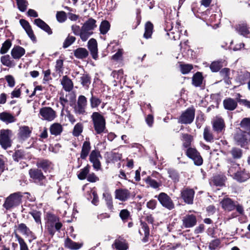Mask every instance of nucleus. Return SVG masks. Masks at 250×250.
<instances>
[{
  "label": "nucleus",
  "instance_id": "nucleus-3",
  "mask_svg": "<svg viewBox=\"0 0 250 250\" xmlns=\"http://www.w3.org/2000/svg\"><path fill=\"white\" fill-rule=\"evenodd\" d=\"M39 117L42 120L51 122L56 117V113L51 107H43L40 109Z\"/></svg>",
  "mask_w": 250,
  "mask_h": 250
},
{
  "label": "nucleus",
  "instance_id": "nucleus-50",
  "mask_svg": "<svg viewBox=\"0 0 250 250\" xmlns=\"http://www.w3.org/2000/svg\"><path fill=\"white\" fill-rule=\"evenodd\" d=\"M92 96L90 99V105L92 108H95L98 107L101 103V100L96 97L93 95L91 93Z\"/></svg>",
  "mask_w": 250,
  "mask_h": 250
},
{
  "label": "nucleus",
  "instance_id": "nucleus-36",
  "mask_svg": "<svg viewBox=\"0 0 250 250\" xmlns=\"http://www.w3.org/2000/svg\"><path fill=\"white\" fill-rule=\"evenodd\" d=\"M240 126L244 130L243 131L250 134V118H244L240 123Z\"/></svg>",
  "mask_w": 250,
  "mask_h": 250
},
{
  "label": "nucleus",
  "instance_id": "nucleus-14",
  "mask_svg": "<svg viewBox=\"0 0 250 250\" xmlns=\"http://www.w3.org/2000/svg\"><path fill=\"white\" fill-rule=\"evenodd\" d=\"M115 198L121 201H125L130 197V192L125 188L116 189L115 191Z\"/></svg>",
  "mask_w": 250,
  "mask_h": 250
},
{
  "label": "nucleus",
  "instance_id": "nucleus-12",
  "mask_svg": "<svg viewBox=\"0 0 250 250\" xmlns=\"http://www.w3.org/2000/svg\"><path fill=\"white\" fill-rule=\"evenodd\" d=\"M32 128L28 126L22 125L19 127L18 134V138L21 141H25L29 138L31 134Z\"/></svg>",
  "mask_w": 250,
  "mask_h": 250
},
{
  "label": "nucleus",
  "instance_id": "nucleus-17",
  "mask_svg": "<svg viewBox=\"0 0 250 250\" xmlns=\"http://www.w3.org/2000/svg\"><path fill=\"white\" fill-rule=\"evenodd\" d=\"M30 177L35 182H41L45 177L41 170L37 168H33L29 171Z\"/></svg>",
  "mask_w": 250,
  "mask_h": 250
},
{
  "label": "nucleus",
  "instance_id": "nucleus-40",
  "mask_svg": "<svg viewBox=\"0 0 250 250\" xmlns=\"http://www.w3.org/2000/svg\"><path fill=\"white\" fill-rule=\"evenodd\" d=\"M153 28V24L150 22L148 21L146 23L145 25V32L144 34V37L145 38L148 39L151 37Z\"/></svg>",
  "mask_w": 250,
  "mask_h": 250
},
{
  "label": "nucleus",
  "instance_id": "nucleus-33",
  "mask_svg": "<svg viewBox=\"0 0 250 250\" xmlns=\"http://www.w3.org/2000/svg\"><path fill=\"white\" fill-rule=\"evenodd\" d=\"M74 56L78 59H84L88 55V52L84 48H79L76 49L74 52Z\"/></svg>",
  "mask_w": 250,
  "mask_h": 250
},
{
  "label": "nucleus",
  "instance_id": "nucleus-56",
  "mask_svg": "<svg viewBox=\"0 0 250 250\" xmlns=\"http://www.w3.org/2000/svg\"><path fill=\"white\" fill-rule=\"evenodd\" d=\"M89 171V169L88 166H86L82 169H81L80 172L78 175L79 179H80V180L85 179Z\"/></svg>",
  "mask_w": 250,
  "mask_h": 250
},
{
  "label": "nucleus",
  "instance_id": "nucleus-42",
  "mask_svg": "<svg viewBox=\"0 0 250 250\" xmlns=\"http://www.w3.org/2000/svg\"><path fill=\"white\" fill-rule=\"evenodd\" d=\"M83 130V125L82 123H77L74 127L72 134L75 137H78L81 135Z\"/></svg>",
  "mask_w": 250,
  "mask_h": 250
},
{
  "label": "nucleus",
  "instance_id": "nucleus-35",
  "mask_svg": "<svg viewBox=\"0 0 250 250\" xmlns=\"http://www.w3.org/2000/svg\"><path fill=\"white\" fill-rule=\"evenodd\" d=\"M203 77L201 73L197 72L195 73L192 77V84L195 86H199L202 83Z\"/></svg>",
  "mask_w": 250,
  "mask_h": 250
},
{
  "label": "nucleus",
  "instance_id": "nucleus-22",
  "mask_svg": "<svg viewBox=\"0 0 250 250\" xmlns=\"http://www.w3.org/2000/svg\"><path fill=\"white\" fill-rule=\"evenodd\" d=\"M233 178L239 182H243L250 178V175L245 170L237 171Z\"/></svg>",
  "mask_w": 250,
  "mask_h": 250
},
{
  "label": "nucleus",
  "instance_id": "nucleus-10",
  "mask_svg": "<svg viewBox=\"0 0 250 250\" xmlns=\"http://www.w3.org/2000/svg\"><path fill=\"white\" fill-rule=\"evenodd\" d=\"M161 205L171 210L174 208V205L170 198L165 193H161L158 197Z\"/></svg>",
  "mask_w": 250,
  "mask_h": 250
},
{
  "label": "nucleus",
  "instance_id": "nucleus-23",
  "mask_svg": "<svg viewBox=\"0 0 250 250\" xmlns=\"http://www.w3.org/2000/svg\"><path fill=\"white\" fill-rule=\"evenodd\" d=\"M183 225L186 228H190L194 226L196 223V217L191 214L186 215L183 219Z\"/></svg>",
  "mask_w": 250,
  "mask_h": 250
},
{
  "label": "nucleus",
  "instance_id": "nucleus-25",
  "mask_svg": "<svg viewBox=\"0 0 250 250\" xmlns=\"http://www.w3.org/2000/svg\"><path fill=\"white\" fill-rule=\"evenodd\" d=\"M0 62L4 66L8 67H13L16 65V63L14 61L9 55L1 56L0 58Z\"/></svg>",
  "mask_w": 250,
  "mask_h": 250
},
{
  "label": "nucleus",
  "instance_id": "nucleus-29",
  "mask_svg": "<svg viewBox=\"0 0 250 250\" xmlns=\"http://www.w3.org/2000/svg\"><path fill=\"white\" fill-rule=\"evenodd\" d=\"M62 125L59 123H54L50 127V133L55 136L60 135L62 132Z\"/></svg>",
  "mask_w": 250,
  "mask_h": 250
},
{
  "label": "nucleus",
  "instance_id": "nucleus-5",
  "mask_svg": "<svg viewBox=\"0 0 250 250\" xmlns=\"http://www.w3.org/2000/svg\"><path fill=\"white\" fill-rule=\"evenodd\" d=\"M11 131L8 129H3L0 131V145L4 149L11 146Z\"/></svg>",
  "mask_w": 250,
  "mask_h": 250
},
{
  "label": "nucleus",
  "instance_id": "nucleus-7",
  "mask_svg": "<svg viewBox=\"0 0 250 250\" xmlns=\"http://www.w3.org/2000/svg\"><path fill=\"white\" fill-rule=\"evenodd\" d=\"M187 156L191 159L197 166H201L203 164V159L199 152L194 148L188 147L186 151Z\"/></svg>",
  "mask_w": 250,
  "mask_h": 250
},
{
  "label": "nucleus",
  "instance_id": "nucleus-52",
  "mask_svg": "<svg viewBox=\"0 0 250 250\" xmlns=\"http://www.w3.org/2000/svg\"><path fill=\"white\" fill-rule=\"evenodd\" d=\"M81 84L87 87L90 83V78L87 74H83L80 78Z\"/></svg>",
  "mask_w": 250,
  "mask_h": 250
},
{
  "label": "nucleus",
  "instance_id": "nucleus-62",
  "mask_svg": "<svg viewBox=\"0 0 250 250\" xmlns=\"http://www.w3.org/2000/svg\"><path fill=\"white\" fill-rule=\"evenodd\" d=\"M238 168L239 165L235 163L233 164L232 166H231L228 170L229 174L230 176L233 177L235 173H236L237 171H238Z\"/></svg>",
  "mask_w": 250,
  "mask_h": 250
},
{
  "label": "nucleus",
  "instance_id": "nucleus-32",
  "mask_svg": "<svg viewBox=\"0 0 250 250\" xmlns=\"http://www.w3.org/2000/svg\"><path fill=\"white\" fill-rule=\"evenodd\" d=\"M113 245L117 250H127L128 248V244L124 239H116Z\"/></svg>",
  "mask_w": 250,
  "mask_h": 250
},
{
  "label": "nucleus",
  "instance_id": "nucleus-55",
  "mask_svg": "<svg viewBox=\"0 0 250 250\" xmlns=\"http://www.w3.org/2000/svg\"><path fill=\"white\" fill-rule=\"evenodd\" d=\"M50 165L51 163L47 160H42L37 163L38 167L42 168L44 170H46Z\"/></svg>",
  "mask_w": 250,
  "mask_h": 250
},
{
  "label": "nucleus",
  "instance_id": "nucleus-61",
  "mask_svg": "<svg viewBox=\"0 0 250 250\" xmlns=\"http://www.w3.org/2000/svg\"><path fill=\"white\" fill-rule=\"evenodd\" d=\"M30 214L34 218L35 221H36V222L37 223H38V224L41 223V213L40 212L36 211V210H34L32 212H30Z\"/></svg>",
  "mask_w": 250,
  "mask_h": 250
},
{
  "label": "nucleus",
  "instance_id": "nucleus-57",
  "mask_svg": "<svg viewBox=\"0 0 250 250\" xmlns=\"http://www.w3.org/2000/svg\"><path fill=\"white\" fill-rule=\"evenodd\" d=\"M241 95L238 93L236 95V99L240 104H242L248 108H250V101H249L245 99H241L240 98Z\"/></svg>",
  "mask_w": 250,
  "mask_h": 250
},
{
  "label": "nucleus",
  "instance_id": "nucleus-16",
  "mask_svg": "<svg viewBox=\"0 0 250 250\" xmlns=\"http://www.w3.org/2000/svg\"><path fill=\"white\" fill-rule=\"evenodd\" d=\"M87 47L92 58L96 60L98 58V44L96 40L92 38L88 42Z\"/></svg>",
  "mask_w": 250,
  "mask_h": 250
},
{
  "label": "nucleus",
  "instance_id": "nucleus-31",
  "mask_svg": "<svg viewBox=\"0 0 250 250\" xmlns=\"http://www.w3.org/2000/svg\"><path fill=\"white\" fill-rule=\"evenodd\" d=\"M91 149L90 143L89 142H84L81 153V158L82 159H85L88 156Z\"/></svg>",
  "mask_w": 250,
  "mask_h": 250
},
{
  "label": "nucleus",
  "instance_id": "nucleus-59",
  "mask_svg": "<svg viewBox=\"0 0 250 250\" xmlns=\"http://www.w3.org/2000/svg\"><path fill=\"white\" fill-rule=\"evenodd\" d=\"M46 217L48 223H50L51 225H54L57 221H59V218L56 215L51 213H47Z\"/></svg>",
  "mask_w": 250,
  "mask_h": 250
},
{
  "label": "nucleus",
  "instance_id": "nucleus-30",
  "mask_svg": "<svg viewBox=\"0 0 250 250\" xmlns=\"http://www.w3.org/2000/svg\"><path fill=\"white\" fill-rule=\"evenodd\" d=\"M0 120L6 123H11L16 121L15 117L6 112L0 113Z\"/></svg>",
  "mask_w": 250,
  "mask_h": 250
},
{
  "label": "nucleus",
  "instance_id": "nucleus-49",
  "mask_svg": "<svg viewBox=\"0 0 250 250\" xmlns=\"http://www.w3.org/2000/svg\"><path fill=\"white\" fill-rule=\"evenodd\" d=\"M230 152L234 159H240L242 155L241 149L238 148H232Z\"/></svg>",
  "mask_w": 250,
  "mask_h": 250
},
{
  "label": "nucleus",
  "instance_id": "nucleus-1",
  "mask_svg": "<svg viewBox=\"0 0 250 250\" xmlns=\"http://www.w3.org/2000/svg\"><path fill=\"white\" fill-rule=\"evenodd\" d=\"M91 118L96 134H102L107 132L105 120L103 115L99 112H95L92 113Z\"/></svg>",
  "mask_w": 250,
  "mask_h": 250
},
{
  "label": "nucleus",
  "instance_id": "nucleus-51",
  "mask_svg": "<svg viewBox=\"0 0 250 250\" xmlns=\"http://www.w3.org/2000/svg\"><path fill=\"white\" fill-rule=\"evenodd\" d=\"M103 196L104 198V199L106 201V204L108 208L109 209H112L113 208V203H112V198L111 196L108 193H104Z\"/></svg>",
  "mask_w": 250,
  "mask_h": 250
},
{
  "label": "nucleus",
  "instance_id": "nucleus-38",
  "mask_svg": "<svg viewBox=\"0 0 250 250\" xmlns=\"http://www.w3.org/2000/svg\"><path fill=\"white\" fill-rule=\"evenodd\" d=\"M96 21L94 19L90 18L88 19L82 26L84 28H86L88 30L92 31L96 27Z\"/></svg>",
  "mask_w": 250,
  "mask_h": 250
},
{
  "label": "nucleus",
  "instance_id": "nucleus-63",
  "mask_svg": "<svg viewBox=\"0 0 250 250\" xmlns=\"http://www.w3.org/2000/svg\"><path fill=\"white\" fill-rule=\"evenodd\" d=\"M56 18L59 22H63L66 19V13L63 11L58 12Z\"/></svg>",
  "mask_w": 250,
  "mask_h": 250
},
{
  "label": "nucleus",
  "instance_id": "nucleus-19",
  "mask_svg": "<svg viewBox=\"0 0 250 250\" xmlns=\"http://www.w3.org/2000/svg\"><path fill=\"white\" fill-rule=\"evenodd\" d=\"M25 53V49L20 46H14L11 51V55L13 59L16 60H19Z\"/></svg>",
  "mask_w": 250,
  "mask_h": 250
},
{
  "label": "nucleus",
  "instance_id": "nucleus-34",
  "mask_svg": "<svg viewBox=\"0 0 250 250\" xmlns=\"http://www.w3.org/2000/svg\"><path fill=\"white\" fill-rule=\"evenodd\" d=\"M93 33V31H91L90 30H87L86 28H84L82 26L81 33L80 34V37L81 40L85 42L86 41L89 37L92 35Z\"/></svg>",
  "mask_w": 250,
  "mask_h": 250
},
{
  "label": "nucleus",
  "instance_id": "nucleus-53",
  "mask_svg": "<svg viewBox=\"0 0 250 250\" xmlns=\"http://www.w3.org/2000/svg\"><path fill=\"white\" fill-rule=\"evenodd\" d=\"M168 173L169 177L174 182H177L179 181V175L178 172L174 169H169L168 170Z\"/></svg>",
  "mask_w": 250,
  "mask_h": 250
},
{
  "label": "nucleus",
  "instance_id": "nucleus-13",
  "mask_svg": "<svg viewBox=\"0 0 250 250\" xmlns=\"http://www.w3.org/2000/svg\"><path fill=\"white\" fill-rule=\"evenodd\" d=\"M181 197L184 201L188 204L193 203L194 191L192 189L184 188L181 191Z\"/></svg>",
  "mask_w": 250,
  "mask_h": 250
},
{
  "label": "nucleus",
  "instance_id": "nucleus-60",
  "mask_svg": "<svg viewBox=\"0 0 250 250\" xmlns=\"http://www.w3.org/2000/svg\"><path fill=\"white\" fill-rule=\"evenodd\" d=\"M224 182V178L220 176H216L213 177V183L216 186H222Z\"/></svg>",
  "mask_w": 250,
  "mask_h": 250
},
{
  "label": "nucleus",
  "instance_id": "nucleus-46",
  "mask_svg": "<svg viewBox=\"0 0 250 250\" xmlns=\"http://www.w3.org/2000/svg\"><path fill=\"white\" fill-rule=\"evenodd\" d=\"M17 231L23 234H29L31 232L25 224L21 223L18 225Z\"/></svg>",
  "mask_w": 250,
  "mask_h": 250
},
{
  "label": "nucleus",
  "instance_id": "nucleus-58",
  "mask_svg": "<svg viewBox=\"0 0 250 250\" xmlns=\"http://www.w3.org/2000/svg\"><path fill=\"white\" fill-rule=\"evenodd\" d=\"M180 68L181 72L186 74L189 73L192 69L193 67L191 64H181Z\"/></svg>",
  "mask_w": 250,
  "mask_h": 250
},
{
  "label": "nucleus",
  "instance_id": "nucleus-20",
  "mask_svg": "<svg viewBox=\"0 0 250 250\" xmlns=\"http://www.w3.org/2000/svg\"><path fill=\"white\" fill-rule=\"evenodd\" d=\"M237 102L236 99L235 100L232 98H228L223 101V105L226 109L232 111L236 108Z\"/></svg>",
  "mask_w": 250,
  "mask_h": 250
},
{
  "label": "nucleus",
  "instance_id": "nucleus-44",
  "mask_svg": "<svg viewBox=\"0 0 250 250\" xmlns=\"http://www.w3.org/2000/svg\"><path fill=\"white\" fill-rule=\"evenodd\" d=\"M12 45L11 42L10 40H6L2 44V47L0 50V53L4 54L6 53Z\"/></svg>",
  "mask_w": 250,
  "mask_h": 250
},
{
  "label": "nucleus",
  "instance_id": "nucleus-8",
  "mask_svg": "<svg viewBox=\"0 0 250 250\" xmlns=\"http://www.w3.org/2000/svg\"><path fill=\"white\" fill-rule=\"evenodd\" d=\"M87 106V99L83 95L78 97L77 104L75 107V112L76 114L84 115L86 114V108Z\"/></svg>",
  "mask_w": 250,
  "mask_h": 250
},
{
  "label": "nucleus",
  "instance_id": "nucleus-6",
  "mask_svg": "<svg viewBox=\"0 0 250 250\" xmlns=\"http://www.w3.org/2000/svg\"><path fill=\"white\" fill-rule=\"evenodd\" d=\"M250 138V134L242 130L237 131L234 136V139L237 144L241 146H243L247 145Z\"/></svg>",
  "mask_w": 250,
  "mask_h": 250
},
{
  "label": "nucleus",
  "instance_id": "nucleus-47",
  "mask_svg": "<svg viewBox=\"0 0 250 250\" xmlns=\"http://www.w3.org/2000/svg\"><path fill=\"white\" fill-rule=\"evenodd\" d=\"M76 41V38L73 36H71L68 35L67 37L65 39L63 43V47L64 48H66L69 46H70L72 44H73L75 41Z\"/></svg>",
  "mask_w": 250,
  "mask_h": 250
},
{
  "label": "nucleus",
  "instance_id": "nucleus-18",
  "mask_svg": "<svg viewBox=\"0 0 250 250\" xmlns=\"http://www.w3.org/2000/svg\"><path fill=\"white\" fill-rule=\"evenodd\" d=\"M20 23L25 31L29 37L32 41H35L36 40V37L34 34L33 31L32 30L31 27L29 24V23L24 19H21L20 20Z\"/></svg>",
  "mask_w": 250,
  "mask_h": 250
},
{
  "label": "nucleus",
  "instance_id": "nucleus-9",
  "mask_svg": "<svg viewBox=\"0 0 250 250\" xmlns=\"http://www.w3.org/2000/svg\"><path fill=\"white\" fill-rule=\"evenodd\" d=\"M101 158L100 153L97 150H92L89 155V161L92 163L94 168L96 170H100L101 168L100 162V158Z\"/></svg>",
  "mask_w": 250,
  "mask_h": 250
},
{
  "label": "nucleus",
  "instance_id": "nucleus-37",
  "mask_svg": "<svg viewBox=\"0 0 250 250\" xmlns=\"http://www.w3.org/2000/svg\"><path fill=\"white\" fill-rule=\"evenodd\" d=\"M119 216L124 223L127 222L131 219L130 213L127 209H122L119 213Z\"/></svg>",
  "mask_w": 250,
  "mask_h": 250
},
{
  "label": "nucleus",
  "instance_id": "nucleus-54",
  "mask_svg": "<svg viewBox=\"0 0 250 250\" xmlns=\"http://www.w3.org/2000/svg\"><path fill=\"white\" fill-rule=\"evenodd\" d=\"M146 181L147 184L154 188H158L161 186L160 183H158L156 180L150 177H148Z\"/></svg>",
  "mask_w": 250,
  "mask_h": 250
},
{
  "label": "nucleus",
  "instance_id": "nucleus-43",
  "mask_svg": "<svg viewBox=\"0 0 250 250\" xmlns=\"http://www.w3.org/2000/svg\"><path fill=\"white\" fill-rule=\"evenodd\" d=\"M223 61H217L212 62L210 65V68L212 72H217L223 66Z\"/></svg>",
  "mask_w": 250,
  "mask_h": 250
},
{
  "label": "nucleus",
  "instance_id": "nucleus-27",
  "mask_svg": "<svg viewBox=\"0 0 250 250\" xmlns=\"http://www.w3.org/2000/svg\"><path fill=\"white\" fill-rule=\"evenodd\" d=\"M61 84L63 86V88L66 91H71L73 87V83L72 81L66 76L62 77L61 81Z\"/></svg>",
  "mask_w": 250,
  "mask_h": 250
},
{
  "label": "nucleus",
  "instance_id": "nucleus-21",
  "mask_svg": "<svg viewBox=\"0 0 250 250\" xmlns=\"http://www.w3.org/2000/svg\"><path fill=\"white\" fill-rule=\"evenodd\" d=\"M65 247L70 250H77L80 249L83 246V242H75L69 238H67L64 242Z\"/></svg>",
  "mask_w": 250,
  "mask_h": 250
},
{
  "label": "nucleus",
  "instance_id": "nucleus-11",
  "mask_svg": "<svg viewBox=\"0 0 250 250\" xmlns=\"http://www.w3.org/2000/svg\"><path fill=\"white\" fill-rule=\"evenodd\" d=\"M225 123L223 119L216 117L212 121L213 130L217 133H223L225 129Z\"/></svg>",
  "mask_w": 250,
  "mask_h": 250
},
{
  "label": "nucleus",
  "instance_id": "nucleus-15",
  "mask_svg": "<svg viewBox=\"0 0 250 250\" xmlns=\"http://www.w3.org/2000/svg\"><path fill=\"white\" fill-rule=\"evenodd\" d=\"M222 208L226 211H230L235 209V202L229 198H224L221 202Z\"/></svg>",
  "mask_w": 250,
  "mask_h": 250
},
{
  "label": "nucleus",
  "instance_id": "nucleus-24",
  "mask_svg": "<svg viewBox=\"0 0 250 250\" xmlns=\"http://www.w3.org/2000/svg\"><path fill=\"white\" fill-rule=\"evenodd\" d=\"M28 158L29 156L28 153L24 150L21 149L16 150L13 154V158L14 160L16 162H19L21 160Z\"/></svg>",
  "mask_w": 250,
  "mask_h": 250
},
{
  "label": "nucleus",
  "instance_id": "nucleus-4",
  "mask_svg": "<svg viewBox=\"0 0 250 250\" xmlns=\"http://www.w3.org/2000/svg\"><path fill=\"white\" fill-rule=\"evenodd\" d=\"M195 109L193 108H188L178 118V123L183 124H190L194 120Z\"/></svg>",
  "mask_w": 250,
  "mask_h": 250
},
{
  "label": "nucleus",
  "instance_id": "nucleus-45",
  "mask_svg": "<svg viewBox=\"0 0 250 250\" xmlns=\"http://www.w3.org/2000/svg\"><path fill=\"white\" fill-rule=\"evenodd\" d=\"M18 7L21 12H24L27 8L28 3L27 0H16Z\"/></svg>",
  "mask_w": 250,
  "mask_h": 250
},
{
  "label": "nucleus",
  "instance_id": "nucleus-2",
  "mask_svg": "<svg viewBox=\"0 0 250 250\" xmlns=\"http://www.w3.org/2000/svg\"><path fill=\"white\" fill-rule=\"evenodd\" d=\"M22 195L19 192L14 193L6 198L3 207L7 210L19 206L21 200Z\"/></svg>",
  "mask_w": 250,
  "mask_h": 250
},
{
  "label": "nucleus",
  "instance_id": "nucleus-28",
  "mask_svg": "<svg viewBox=\"0 0 250 250\" xmlns=\"http://www.w3.org/2000/svg\"><path fill=\"white\" fill-rule=\"evenodd\" d=\"M236 31L241 35L246 37H249L250 35L247 25L245 23H241L236 26Z\"/></svg>",
  "mask_w": 250,
  "mask_h": 250
},
{
  "label": "nucleus",
  "instance_id": "nucleus-39",
  "mask_svg": "<svg viewBox=\"0 0 250 250\" xmlns=\"http://www.w3.org/2000/svg\"><path fill=\"white\" fill-rule=\"evenodd\" d=\"M192 137L188 134H183L182 141H183V146L184 147L187 148L191 145L192 141Z\"/></svg>",
  "mask_w": 250,
  "mask_h": 250
},
{
  "label": "nucleus",
  "instance_id": "nucleus-41",
  "mask_svg": "<svg viewBox=\"0 0 250 250\" xmlns=\"http://www.w3.org/2000/svg\"><path fill=\"white\" fill-rule=\"evenodd\" d=\"M110 25L109 22L106 21H103L100 26V31L102 34L104 35L107 33L110 29Z\"/></svg>",
  "mask_w": 250,
  "mask_h": 250
},
{
  "label": "nucleus",
  "instance_id": "nucleus-48",
  "mask_svg": "<svg viewBox=\"0 0 250 250\" xmlns=\"http://www.w3.org/2000/svg\"><path fill=\"white\" fill-rule=\"evenodd\" d=\"M203 135L205 140L207 141L210 142L213 139L212 134L208 127L204 128Z\"/></svg>",
  "mask_w": 250,
  "mask_h": 250
},
{
  "label": "nucleus",
  "instance_id": "nucleus-64",
  "mask_svg": "<svg viewBox=\"0 0 250 250\" xmlns=\"http://www.w3.org/2000/svg\"><path fill=\"white\" fill-rule=\"evenodd\" d=\"M20 246V250H29L26 244L24 241L23 239L19 236V235H16Z\"/></svg>",
  "mask_w": 250,
  "mask_h": 250
},
{
  "label": "nucleus",
  "instance_id": "nucleus-26",
  "mask_svg": "<svg viewBox=\"0 0 250 250\" xmlns=\"http://www.w3.org/2000/svg\"><path fill=\"white\" fill-rule=\"evenodd\" d=\"M34 23L39 27L46 32L48 34L50 35L52 33V30L50 27L42 20L40 19H36L34 20Z\"/></svg>",
  "mask_w": 250,
  "mask_h": 250
}]
</instances>
